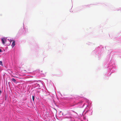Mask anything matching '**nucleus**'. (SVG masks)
<instances>
[{
  "instance_id": "1",
  "label": "nucleus",
  "mask_w": 121,
  "mask_h": 121,
  "mask_svg": "<svg viewBox=\"0 0 121 121\" xmlns=\"http://www.w3.org/2000/svg\"><path fill=\"white\" fill-rule=\"evenodd\" d=\"M4 40H6L4 38L2 39H1L2 43L3 44H4Z\"/></svg>"
},
{
  "instance_id": "2",
  "label": "nucleus",
  "mask_w": 121,
  "mask_h": 121,
  "mask_svg": "<svg viewBox=\"0 0 121 121\" xmlns=\"http://www.w3.org/2000/svg\"><path fill=\"white\" fill-rule=\"evenodd\" d=\"M15 41H13L12 44V47H13L15 45Z\"/></svg>"
},
{
  "instance_id": "3",
  "label": "nucleus",
  "mask_w": 121,
  "mask_h": 121,
  "mask_svg": "<svg viewBox=\"0 0 121 121\" xmlns=\"http://www.w3.org/2000/svg\"><path fill=\"white\" fill-rule=\"evenodd\" d=\"M11 80L14 82H16V80L13 78L11 79Z\"/></svg>"
},
{
  "instance_id": "4",
  "label": "nucleus",
  "mask_w": 121,
  "mask_h": 121,
  "mask_svg": "<svg viewBox=\"0 0 121 121\" xmlns=\"http://www.w3.org/2000/svg\"><path fill=\"white\" fill-rule=\"evenodd\" d=\"M0 65H3L2 62V61H0Z\"/></svg>"
},
{
  "instance_id": "5",
  "label": "nucleus",
  "mask_w": 121,
  "mask_h": 121,
  "mask_svg": "<svg viewBox=\"0 0 121 121\" xmlns=\"http://www.w3.org/2000/svg\"><path fill=\"white\" fill-rule=\"evenodd\" d=\"M34 96H32V100L33 101H34Z\"/></svg>"
},
{
  "instance_id": "6",
  "label": "nucleus",
  "mask_w": 121,
  "mask_h": 121,
  "mask_svg": "<svg viewBox=\"0 0 121 121\" xmlns=\"http://www.w3.org/2000/svg\"><path fill=\"white\" fill-rule=\"evenodd\" d=\"M2 52V50H1V49H0V52Z\"/></svg>"
},
{
  "instance_id": "7",
  "label": "nucleus",
  "mask_w": 121,
  "mask_h": 121,
  "mask_svg": "<svg viewBox=\"0 0 121 121\" xmlns=\"http://www.w3.org/2000/svg\"><path fill=\"white\" fill-rule=\"evenodd\" d=\"M1 91L0 90V93H1Z\"/></svg>"
}]
</instances>
